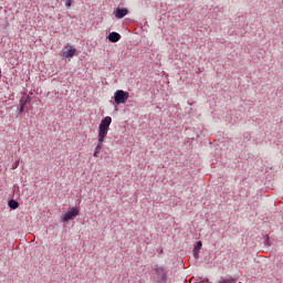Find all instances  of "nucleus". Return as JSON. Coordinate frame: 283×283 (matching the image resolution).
Listing matches in <instances>:
<instances>
[{
    "label": "nucleus",
    "instance_id": "5",
    "mask_svg": "<svg viewBox=\"0 0 283 283\" xmlns=\"http://www.w3.org/2000/svg\"><path fill=\"white\" fill-rule=\"evenodd\" d=\"M155 275H156V281L158 283H165L166 282V273L163 268H156L155 269Z\"/></svg>",
    "mask_w": 283,
    "mask_h": 283
},
{
    "label": "nucleus",
    "instance_id": "11",
    "mask_svg": "<svg viewBox=\"0 0 283 283\" xmlns=\"http://www.w3.org/2000/svg\"><path fill=\"white\" fill-rule=\"evenodd\" d=\"M64 6H66V8L70 9L72 6V0H66V2H64Z\"/></svg>",
    "mask_w": 283,
    "mask_h": 283
},
{
    "label": "nucleus",
    "instance_id": "4",
    "mask_svg": "<svg viewBox=\"0 0 283 283\" xmlns=\"http://www.w3.org/2000/svg\"><path fill=\"white\" fill-rule=\"evenodd\" d=\"M75 54L76 49H74V46H71L70 44L64 46V52H62V56H64V59H72Z\"/></svg>",
    "mask_w": 283,
    "mask_h": 283
},
{
    "label": "nucleus",
    "instance_id": "17",
    "mask_svg": "<svg viewBox=\"0 0 283 283\" xmlns=\"http://www.w3.org/2000/svg\"><path fill=\"white\" fill-rule=\"evenodd\" d=\"M19 165H20V163L18 161V163L15 164V168H17Z\"/></svg>",
    "mask_w": 283,
    "mask_h": 283
},
{
    "label": "nucleus",
    "instance_id": "2",
    "mask_svg": "<svg viewBox=\"0 0 283 283\" xmlns=\"http://www.w3.org/2000/svg\"><path fill=\"white\" fill-rule=\"evenodd\" d=\"M114 98H115V104L117 105L126 104L129 98V93L124 91H117L115 92Z\"/></svg>",
    "mask_w": 283,
    "mask_h": 283
},
{
    "label": "nucleus",
    "instance_id": "9",
    "mask_svg": "<svg viewBox=\"0 0 283 283\" xmlns=\"http://www.w3.org/2000/svg\"><path fill=\"white\" fill-rule=\"evenodd\" d=\"M9 206L11 209H18L19 208V202L15 200H10Z\"/></svg>",
    "mask_w": 283,
    "mask_h": 283
},
{
    "label": "nucleus",
    "instance_id": "8",
    "mask_svg": "<svg viewBox=\"0 0 283 283\" xmlns=\"http://www.w3.org/2000/svg\"><path fill=\"white\" fill-rule=\"evenodd\" d=\"M120 39V33H116V31H113V33H108V41H111V43H117Z\"/></svg>",
    "mask_w": 283,
    "mask_h": 283
},
{
    "label": "nucleus",
    "instance_id": "14",
    "mask_svg": "<svg viewBox=\"0 0 283 283\" xmlns=\"http://www.w3.org/2000/svg\"><path fill=\"white\" fill-rule=\"evenodd\" d=\"M31 103V98L30 97H28L27 99H25V102L22 104V105H27V104H30Z\"/></svg>",
    "mask_w": 283,
    "mask_h": 283
},
{
    "label": "nucleus",
    "instance_id": "1",
    "mask_svg": "<svg viewBox=\"0 0 283 283\" xmlns=\"http://www.w3.org/2000/svg\"><path fill=\"white\" fill-rule=\"evenodd\" d=\"M112 124V117L106 116V118L102 119V123H99V128L97 130V138L105 140L107 137L109 126Z\"/></svg>",
    "mask_w": 283,
    "mask_h": 283
},
{
    "label": "nucleus",
    "instance_id": "6",
    "mask_svg": "<svg viewBox=\"0 0 283 283\" xmlns=\"http://www.w3.org/2000/svg\"><path fill=\"white\" fill-rule=\"evenodd\" d=\"M129 13L128 9H115V11H113V14H115V18L117 19H124L127 14Z\"/></svg>",
    "mask_w": 283,
    "mask_h": 283
},
{
    "label": "nucleus",
    "instance_id": "15",
    "mask_svg": "<svg viewBox=\"0 0 283 283\" xmlns=\"http://www.w3.org/2000/svg\"><path fill=\"white\" fill-rule=\"evenodd\" d=\"M24 107H25V105H24V104H21V105H20L19 109H20V112H21V113H23Z\"/></svg>",
    "mask_w": 283,
    "mask_h": 283
},
{
    "label": "nucleus",
    "instance_id": "12",
    "mask_svg": "<svg viewBox=\"0 0 283 283\" xmlns=\"http://www.w3.org/2000/svg\"><path fill=\"white\" fill-rule=\"evenodd\" d=\"M193 258L199 259V250H193Z\"/></svg>",
    "mask_w": 283,
    "mask_h": 283
},
{
    "label": "nucleus",
    "instance_id": "3",
    "mask_svg": "<svg viewBox=\"0 0 283 283\" xmlns=\"http://www.w3.org/2000/svg\"><path fill=\"white\" fill-rule=\"evenodd\" d=\"M80 213L78 208H73L71 211L66 212V214L62 218V222H69L70 220H73L76 218Z\"/></svg>",
    "mask_w": 283,
    "mask_h": 283
},
{
    "label": "nucleus",
    "instance_id": "16",
    "mask_svg": "<svg viewBox=\"0 0 283 283\" xmlns=\"http://www.w3.org/2000/svg\"><path fill=\"white\" fill-rule=\"evenodd\" d=\"M0 82H1V66H0Z\"/></svg>",
    "mask_w": 283,
    "mask_h": 283
},
{
    "label": "nucleus",
    "instance_id": "13",
    "mask_svg": "<svg viewBox=\"0 0 283 283\" xmlns=\"http://www.w3.org/2000/svg\"><path fill=\"white\" fill-rule=\"evenodd\" d=\"M219 283H234L232 280H222L221 282Z\"/></svg>",
    "mask_w": 283,
    "mask_h": 283
},
{
    "label": "nucleus",
    "instance_id": "7",
    "mask_svg": "<svg viewBox=\"0 0 283 283\" xmlns=\"http://www.w3.org/2000/svg\"><path fill=\"white\" fill-rule=\"evenodd\" d=\"M105 139L97 138V147H95V153H93V157L98 158L101 150L103 149V143Z\"/></svg>",
    "mask_w": 283,
    "mask_h": 283
},
{
    "label": "nucleus",
    "instance_id": "10",
    "mask_svg": "<svg viewBox=\"0 0 283 283\" xmlns=\"http://www.w3.org/2000/svg\"><path fill=\"white\" fill-rule=\"evenodd\" d=\"M202 248V242L198 241L193 250L199 251Z\"/></svg>",
    "mask_w": 283,
    "mask_h": 283
}]
</instances>
